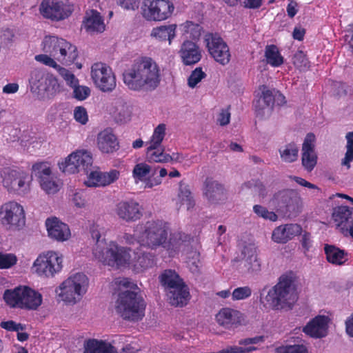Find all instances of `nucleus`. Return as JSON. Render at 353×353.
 <instances>
[{"mask_svg": "<svg viewBox=\"0 0 353 353\" xmlns=\"http://www.w3.org/2000/svg\"><path fill=\"white\" fill-rule=\"evenodd\" d=\"M43 50L65 65L73 63L78 57L76 46L55 36L45 37L43 41Z\"/></svg>", "mask_w": 353, "mask_h": 353, "instance_id": "nucleus-7", "label": "nucleus"}, {"mask_svg": "<svg viewBox=\"0 0 353 353\" xmlns=\"http://www.w3.org/2000/svg\"><path fill=\"white\" fill-rule=\"evenodd\" d=\"M206 77L204 72L202 71L201 68H196L193 70L188 77V84L189 87L194 88L203 79Z\"/></svg>", "mask_w": 353, "mask_h": 353, "instance_id": "nucleus-52", "label": "nucleus"}, {"mask_svg": "<svg viewBox=\"0 0 353 353\" xmlns=\"http://www.w3.org/2000/svg\"><path fill=\"white\" fill-rule=\"evenodd\" d=\"M170 232L168 225L161 220L147 221L144 225H137L133 235L125 234L124 239L133 243L137 241L141 245L156 250L166 248V241Z\"/></svg>", "mask_w": 353, "mask_h": 353, "instance_id": "nucleus-3", "label": "nucleus"}, {"mask_svg": "<svg viewBox=\"0 0 353 353\" xmlns=\"http://www.w3.org/2000/svg\"><path fill=\"white\" fill-rule=\"evenodd\" d=\"M75 120L82 125L85 124L88 121V115L86 109L82 106L76 107L74 110Z\"/></svg>", "mask_w": 353, "mask_h": 353, "instance_id": "nucleus-57", "label": "nucleus"}, {"mask_svg": "<svg viewBox=\"0 0 353 353\" xmlns=\"http://www.w3.org/2000/svg\"><path fill=\"white\" fill-rule=\"evenodd\" d=\"M190 236L182 232H175L171 234L169 241H166V248L171 252H176L188 246L190 242Z\"/></svg>", "mask_w": 353, "mask_h": 353, "instance_id": "nucleus-36", "label": "nucleus"}, {"mask_svg": "<svg viewBox=\"0 0 353 353\" xmlns=\"http://www.w3.org/2000/svg\"><path fill=\"white\" fill-rule=\"evenodd\" d=\"M154 265V256L150 252L137 254L133 262L134 270L136 272H141L152 268Z\"/></svg>", "mask_w": 353, "mask_h": 353, "instance_id": "nucleus-41", "label": "nucleus"}, {"mask_svg": "<svg viewBox=\"0 0 353 353\" xmlns=\"http://www.w3.org/2000/svg\"><path fill=\"white\" fill-rule=\"evenodd\" d=\"M174 6L170 0H145L142 7L143 17L150 21H161L170 18Z\"/></svg>", "mask_w": 353, "mask_h": 353, "instance_id": "nucleus-9", "label": "nucleus"}, {"mask_svg": "<svg viewBox=\"0 0 353 353\" xmlns=\"http://www.w3.org/2000/svg\"><path fill=\"white\" fill-rule=\"evenodd\" d=\"M272 239L278 243H285L290 241L285 225L278 226L273 230Z\"/></svg>", "mask_w": 353, "mask_h": 353, "instance_id": "nucleus-50", "label": "nucleus"}, {"mask_svg": "<svg viewBox=\"0 0 353 353\" xmlns=\"http://www.w3.org/2000/svg\"><path fill=\"white\" fill-rule=\"evenodd\" d=\"M159 281L166 292L172 290L174 292V289L184 282L176 271L171 269L163 270L159 276Z\"/></svg>", "mask_w": 353, "mask_h": 353, "instance_id": "nucleus-33", "label": "nucleus"}, {"mask_svg": "<svg viewBox=\"0 0 353 353\" xmlns=\"http://www.w3.org/2000/svg\"><path fill=\"white\" fill-rule=\"evenodd\" d=\"M131 117V111L128 106L123 105L117 116V121L120 123H126L130 121Z\"/></svg>", "mask_w": 353, "mask_h": 353, "instance_id": "nucleus-60", "label": "nucleus"}, {"mask_svg": "<svg viewBox=\"0 0 353 353\" xmlns=\"http://www.w3.org/2000/svg\"><path fill=\"white\" fill-rule=\"evenodd\" d=\"M29 83L31 92L39 95H52L59 88L57 79L39 68H34L31 71Z\"/></svg>", "mask_w": 353, "mask_h": 353, "instance_id": "nucleus-10", "label": "nucleus"}, {"mask_svg": "<svg viewBox=\"0 0 353 353\" xmlns=\"http://www.w3.org/2000/svg\"><path fill=\"white\" fill-rule=\"evenodd\" d=\"M243 187L247 188H253L254 191L262 197L267 194L265 185L259 181H248L243 184Z\"/></svg>", "mask_w": 353, "mask_h": 353, "instance_id": "nucleus-56", "label": "nucleus"}, {"mask_svg": "<svg viewBox=\"0 0 353 353\" xmlns=\"http://www.w3.org/2000/svg\"><path fill=\"white\" fill-rule=\"evenodd\" d=\"M83 23L86 31L91 34L101 33L105 30L103 19L100 13L96 10H92L86 12Z\"/></svg>", "mask_w": 353, "mask_h": 353, "instance_id": "nucleus-31", "label": "nucleus"}, {"mask_svg": "<svg viewBox=\"0 0 353 353\" xmlns=\"http://www.w3.org/2000/svg\"><path fill=\"white\" fill-rule=\"evenodd\" d=\"M120 285L128 288L119 293L116 302L117 312L125 320L137 321L144 315L145 303L138 294L137 285L127 279L120 281Z\"/></svg>", "mask_w": 353, "mask_h": 353, "instance_id": "nucleus-4", "label": "nucleus"}, {"mask_svg": "<svg viewBox=\"0 0 353 353\" xmlns=\"http://www.w3.org/2000/svg\"><path fill=\"white\" fill-rule=\"evenodd\" d=\"M262 340V337L256 336L253 338H247L239 341V346L234 345L227 347L221 350L222 353H250L256 348L251 345L256 344Z\"/></svg>", "mask_w": 353, "mask_h": 353, "instance_id": "nucleus-34", "label": "nucleus"}, {"mask_svg": "<svg viewBox=\"0 0 353 353\" xmlns=\"http://www.w3.org/2000/svg\"><path fill=\"white\" fill-rule=\"evenodd\" d=\"M92 157L90 152L77 150L70 154L59 166L63 172L71 174L81 171L88 174L92 165Z\"/></svg>", "mask_w": 353, "mask_h": 353, "instance_id": "nucleus-11", "label": "nucleus"}, {"mask_svg": "<svg viewBox=\"0 0 353 353\" xmlns=\"http://www.w3.org/2000/svg\"><path fill=\"white\" fill-rule=\"evenodd\" d=\"M276 353H308V350L303 344L286 345L276 347Z\"/></svg>", "mask_w": 353, "mask_h": 353, "instance_id": "nucleus-47", "label": "nucleus"}, {"mask_svg": "<svg viewBox=\"0 0 353 353\" xmlns=\"http://www.w3.org/2000/svg\"><path fill=\"white\" fill-rule=\"evenodd\" d=\"M72 201L77 207H84L85 205V193L83 191H79L74 193Z\"/></svg>", "mask_w": 353, "mask_h": 353, "instance_id": "nucleus-63", "label": "nucleus"}, {"mask_svg": "<svg viewBox=\"0 0 353 353\" xmlns=\"http://www.w3.org/2000/svg\"><path fill=\"white\" fill-rule=\"evenodd\" d=\"M347 139V151L342 164L346 165L347 168H350V163L353 161V132H348L346 134Z\"/></svg>", "mask_w": 353, "mask_h": 353, "instance_id": "nucleus-49", "label": "nucleus"}, {"mask_svg": "<svg viewBox=\"0 0 353 353\" xmlns=\"http://www.w3.org/2000/svg\"><path fill=\"white\" fill-rule=\"evenodd\" d=\"M176 24L157 26L152 30L150 37L160 41L168 40L170 44L176 37Z\"/></svg>", "mask_w": 353, "mask_h": 353, "instance_id": "nucleus-35", "label": "nucleus"}, {"mask_svg": "<svg viewBox=\"0 0 353 353\" xmlns=\"http://www.w3.org/2000/svg\"><path fill=\"white\" fill-rule=\"evenodd\" d=\"M74 97L80 101L85 99L90 94V90L88 87L76 85L74 88Z\"/></svg>", "mask_w": 353, "mask_h": 353, "instance_id": "nucleus-58", "label": "nucleus"}, {"mask_svg": "<svg viewBox=\"0 0 353 353\" xmlns=\"http://www.w3.org/2000/svg\"><path fill=\"white\" fill-rule=\"evenodd\" d=\"M352 212L347 206H338L333 209L332 218L337 223V227L342 232V228H349L348 223L352 218Z\"/></svg>", "mask_w": 353, "mask_h": 353, "instance_id": "nucleus-37", "label": "nucleus"}, {"mask_svg": "<svg viewBox=\"0 0 353 353\" xmlns=\"http://www.w3.org/2000/svg\"><path fill=\"white\" fill-rule=\"evenodd\" d=\"M0 221L10 228L24 225L25 214L23 207L14 201L2 205L0 208Z\"/></svg>", "mask_w": 353, "mask_h": 353, "instance_id": "nucleus-15", "label": "nucleus"}, {"mask_svg": "<svg viewBox=\"0 0 353 353\" xmlns=\"http://www.w3.org/2000/svg\"><path fill=\"white\" fill-rule=\"evenodd\" d=\"M84 353H117L114 347L102 341L89 340L85 345Z\"/></svg>", "mask_w": 353, "mask_h": 353, "instance_id": "nucleus-38", "label": "nucleus"}, {"mask_svg": "<svg viewBox=\"0 0 353 353\" xmlns=\"http://www.w3.org/2000/svg\"><path fill=\"white\" fill-rule=\"evenodd\" d=\"M28 175L17 170L5 171L3 185L8 191L23 192L26 189Z\"/></svg>", "mask_w": 353, "mask_h": 353, "instance_id": "nucleus-22", "label": "nucleus"}, {"mask_svg": "<svg viewBox=\"0 0 353 353\" xmlns=\"http://www.w3.org/2000/svg\"><path fill=\"white\" fill-rule=\"evenodd\" d=\"M0 326L8 331L19 332V330H23L25 329V325L21 323H17L13 321H2L0 323Z\"/></svg>", "mask_w": 353, "mask_h": 353, "instance_id": "nucleus-59", "label": "nucleus"}, {"mask_svg": "<svg viewBox=\"0 0 353 353\" xmlns=\"http://www.w3.org/2000/svg\"><path fill=\"white\" fill-rule=\"evenodd\" d=\"M314 141L315 136L312 133H309L306 135L302 145V165L307 172L313 170L317 163Z\"/></svg>", "mask_w": 353, "mask_h": 353, "instance_id": "nucleus-21", "label": "nucleus"}, {"mask_svg": "<svg viewBox=\"0 0 353 353\" xmlns=\"http://www.w3.org/2000/svg\"><path fill=\"white\" fill-rule=\"evenodd\" d=\"M329 318L319 315L312 319L303 328V332L313 338H323L327 334Z\"/></svg>", "mask_w": 353, "mask_h": 353, "instance_id": "nucleus-25", "label": "nucleus"}, {"mask_svg": "<svg viewBox=\"0 0 353 353\" xmlns=\"http://www.w3.org/2000/svg\"><path fill=\"white\" fill-rule=\"evenodd\" d=\"M204 185L203 194L209 203L216 204L227 199V192L223 185L219 181L208 178Z\"/></svg>", "mask_w": 353, "mask_h": 353, "instance_id": "nucleus-20", "label": "nucleus"}, {"mask_svg": "<svg viewBox=\"0 0 353 353\" xmlns=\"http://www.w3.org/2000/svg\"><path fill=\"white\" fill-rule=\"evenodd\" d=\"M146 159L149 162L168 163L172 161L171 155L165 152V148L161 145L160 148L146 150Z\"/></svg>", "mask_w": 353, "mask_h": 353, "instance_id": "nucleus-42", "label": "nucleus"}, {"mask_svg": "<svg viewBox=\"0 0 353 353\" xmlns=\"http://www.w3.org/2000/svg\"><path fill=\"white\" fill-rule=\"evenodd\" d=\"M179 198L182 205H186L187 210H190L194 207V201L189 186L183 183V181H181L179 183Z\"/></svg>", "mask_w": 353, "mask_h": 353, "instance_id": "nucleus-45", "label": "nucleus"}, {"mask_svg": "<svg viewBox=\"0 0 353 353\" xmlns=\"http://www.w3.org/2000/svg\"><path fill=\"white\" fill-rule=\"evenodd\" d=\"M62 258L54 252H48L40 255L34 261L35 270L41 276H53L62 268Z\"/></svg>", "mask_w": 353, "mask_h": 353, "instance_id": "nucleus-14", "label": "nucleus"}, {"mask_svg": "<svg viewBox=\"0 0 353 353\" xmlns=\"http://www.w3.org/2000/svg\"><path fill=\"white\" fill-rule=\"evenodd\" d=\"M166 293L170 303L176 307H183L187 305L190 299L189 290L184 282L179 287L174 289V292L172 290Z\"/></svg>", "mask_w": 353, "mask_h": 353, "instance_id": "nucleus-32", "label": "nucleus"}, {"mask_svg": "<svg viewBox=\"0 0 353 353\" xmlns=\"http://www.w3.org/2000/svg\"><path fill=\"white\" fill-rule=\"evenodd\" d=\"M119 176V172L117 170H112L108 172L91 171L84 183L88 187L105 186L114 182Z\"/></svg>", "mask_w": 353, "mask_h": 353, "instance_id": "nucleus-27", "label": "nucleus"}, {"mask_svg": "<svg viewBox=\"0 0 353 353\" xmlns=\"http://www.w3.org/2000/svg\"><path fill=\"white\" fill-rule=\"evenodd\" d=\"M96 244L93 248V255L96 259L103 264L119 268L124 265L130 261V254L124 248L119 247L111 242L108 246L104 239H101V234L97 230L91 232Z\"/></svg>", "mask_w": 353, "mask_h": 353, "instance_id": "nucleus-5", "label": "nucleus"}, {"mask_svg": "<svg viewBox=\"0 0 353 353\" xmlns=\"http://www.w3.org/2000/svg\"><path fill=\"white\" fill-rule=\"evenodd\" d=\"M184 32L190 34L189 37L192 39H199L201 36V28L199 25L194 23L192 21H186L182 25Z\"/></svg>", "mask_w": 353, "mask_h": 353, "instance_id": "nucleus-51", "label": "nucleus"}, {"mask_svg": "<svg viewBox=\"0 0 353 353\" xmlns=\"http://www.w3.org/2000/svg\"><path fill=\"white\" fill-rule=\"evenodd\" d=\"M285 226L287 230L290 240L301 233L302 228L298 224H285Z\"/></svg>", "mask_w": 353, "mask_h": 353, "instance_id": "nucleus-62", "label": "nucleus"}, {"mask_svg": "<svg viewBox=\"0 0 353 353\" xmlns=\"http://www.w3.org/2000/svg\"><path fill=\"white\" fill-rule=\"evenodd\" d=\"M259 292L260 303L274 310L292 309L298 299L292 277L285 274L279 277L275 285H265Z\"/></svg>", "mask_w": 353, "mask_h": 353, "instance_id": "nucleus-2", "label": "nucleus"}, {"mask_svg": "<svg viewBox=\"0 0 353 353\" xmlns=\"http://www.w3.org/2000/svg\"><path fill=\"white\" fill-rule=\"evenodd\" d=\"M325 253L326 254L327 260L333 264L342 265L347 260V254L339 248L334 245H325Z\"/></svg>", "mask_w": 353, "mask_h": 353, "instance_id": "nucleus-40", "label": "nucleus"}, {"mask_svg": "<svg viewBox=\"0 0 353 353\" xmlns=\"http://www.w3.org/2000/svg\"><path fill=\"white\" fill-rule=\"evenodd\" d=\"M88 285V279L83 273H77L65 281L59 286L58 293L61 300L65 303L74 304L81 299L86 292Z\"/></svg>", "mask_w": 353, "mask_h": 353, "instance_id": "nucleus-8", "label": "nucleus"}, {"mask_svg": "<svg viewBox=\"0 0 353 353\" xmlns=\"http://www.w3.org/2000/svg\"><path fill=\"white\" fill-rule=\"evenodd\" d=\"M17 263V257L12 254H3L0 252V268H9Z\"/></svg>", "mask_w": 353, "mask_h": 353, "instance_id": "nucleus-55", "label": "nucleus"}, {"mask_svg": "<svg viewBox=\"0 0 353 353\" xmlns=\"http://www.w3.org/2000/svg\"><path fill=\"white\" fill-rule=\"evenodd\" d=\"M253 210L259 216L263 217L265 219H269L272 221H275L277 219V215L274 212L268 211L263 206L255 205L253 207Z\"/></svg>", "mask_w": 353, "mask_h": 353, "instance_id": "nucleus-53", "label": "nucleus"}, {"mask_svg": "<svg viewBox=\"0 0 353 353\" xmlns=\"http://www.w3.org/2000/svg\"><path fill=\"white\" fill-rule=\"evenodd\" d=\"M299 200L294 190L287 189L276 192L271 201L278 211L290 216L297 212Z\"/></svg>", "mask_w": 353, "mask_h": 353, "instance_id": "nucleus-16", "label": "nucleus"}, {"mask_svg": "<svg viewBox=\"0 0 353 353\" xmlns=\"http://www.w3.org/2000/svg\"><path fill=\"white\" fill-rule=\"evenodd\" d=\"M179 53L183 63L185 65L197 63L202 57L199 46L189 40H186L182 43Z\"/></svg>", "mask_w": 353, "mask_h": 353, "instance_id": "nucleus-26", "label": "nucleus"}, {"mask_svg": "<svg viewBox=\"0 0 353 353\" xmlns=\"http://www.w3.org/2000/svg\"><path fill=\"white\" fill-rule=\"evenodd\" d=\"M32 172L47 194H54L59 190V179L47 162H39L32 165Z\"/></svg>", "mask_w": 353, "mask_h": 353, "instance_id": "nucleus-12", "label": "nucleus"}, {"mask_svg": "<svg viewBox=\"0 0 353 353\" xmlns=\"http://www.w3.org/2000/svg\"><path fill=\"white\" fill-rule=\"evenodd\" d=\"M166 126L164 123L158 125L154 130L153 134L149 142L146 145H149L150 150L160 148L161 143L165 136Z\"/></svg>", "mask_w": 353, "mask_h": 353, "instance_id": "nucleus-43", "label": "nucleus"}, {"mask_svg": "<svg viewBox=\"0 0 353 353\" xmlns=\"http://www.w3.org/2000/svg\"><path fill=\"white\" fill-rule=\"evenodd\" d=\"M241 264L248 273H256L261 270V263L257 257L256 248L254 245L244 246L241 252Z\"/></svg>", "mask_w": 353, "mask_h": 353, "instance_id": "nucleus-24", "label": "nucleus"}, {"mask_svg": "<svg viewBox=\"0 0 353 353\" xmlns=\"http://www.w3.org/2000/svg\"><path fill=\"white\" fill-rule=\"evenodd\" d=\"M35 60L43 64L57 69L59 65L56 61L47 54H38L35 56Z\"/></svg>", "mask_w": 353, "mask_h": 353, "instance_id": "nucleus-61", "label": "nucleus"}, {"mask_svg": "<svg viewBox=\"0 0 353 353\" xmlns=\"http://www.w3.org/2000/svg\"><path fill=\"white\" fill-rule=\"evenodd\" d=\"M117 2L127 10H135L139 6V0H117Z\"/></svg>", "mask_w": 353, "mask_h": 353, "instance_id": "nucleus-64", "label": "nucleus"}, {"mask_svg": "<svg viewBox=\"0 0 353 353\" xmlns=\"http://www.w3.org/2000/svg\"><path fill=\"white\" fill-rule=\"evenodd\" d=\"M116 213L127 222L135 221L142 216L139 204L134 201L119 202L116 207Z\"/></svg>", "mask_w": 353, "mask_h": 353, "instance_id": "nucleus-23", "label": "nucleus"}, {"mask_svg": "<svg viewBox=\"0 0 353 353\" xmlns=\"http://www.w3.org/2000/svg\"><path fill=\"white\" fill-rule=\"evenodd\" d=\"M207 41L209 53L214 59L223 65L228 64L231 54L228 46L223 39L217 34H212Z\"/></svg>", "mask_w": 353, "mask_h": 353, "instance_id": "nucleus-18", "label": "nucleus"}, {"mask_svg": "<svg viewBox=\"0 0 353 353\" xmlns=\"http://www.w3.org/2000/svg\"><path fill=\"white\" fill-rule=\"evenodd\" d=\"M265 56L268 63L274 67L279 66L283 63V58L280 54L277 47L274 45L266 46Z\"/></svg>", "mask_w": 353, "mask_h": 353, "instance_id": "nucleus-44", "label": "nucleus"}, {"mask_svg": "<svg viewBox=\"0 0 353 353\" xmlns=\"http://www.w3.org/2000/svg\"><path fill=\"white\" fill-rule=\"evenodd\" d=\"M299 151L298 145L294 142L285 144L279 149L281 161L287 163H293L298 159Z\"/></svg>", "mask_w": 353, "mask_h": 353, "instance_id": "nucleus-39", "label": "nucleus"}, {"mask_svg": "<svg viewBox=\"0 0 353 353\" xmlns=\"http://www.w3.org/2000/svg\"><path fill=\"white\" fill-rule=\"evenodd\" d=\"M261 96L254 104L255 112L258 117L264 118L270 115L276 97L284 99V97L274 89L270 90L266 85L260 87Z\"/></svg>", "mask_w": 353, "mask_h": 353, "instance_id": "nucleus-17", "label": "nucleus"}, {"mask_svg": "<svg viewBox=\"0 0 353 353\" xmlns=\"http://www.w3.org/2000/svg\"><path fill=\"white\" fill-rule=\"evenodd\" d=\"M218 323L225 327L230 328L234 325H237L241 322V314L236 310L229 307L221 309L216 315Z\"/></svg>", "mask_w": 353, "mask_h": 353, "instance_id": "nucleus-30", "label": "nucleus"}, {"mask_svg": "<svg viewBox=\"0 0 353 353\" xmlns=\"http://www.w3.org/2000/svg\"><path fill=\"white\" fill-rule=\"evenodd\" d=\"M92 79L102 92H112L116 87V79L111 68L103 63H96L91 68Z\"/></svg>", "mask_w": 353, "mask_h": 353, "instance_id": "nucleus-13", "label": "nucleus"}, {"mask_svg": "<svg viewBox=\"0 0 353 353\" xmlns=\"http://www.w3.org/2000/svg\"><path fill=\"white\" fill-rule=\"evenodd\" d=\"M252 294V290L248 286L239 287L234 290L232 297L234 301L248 298Z\"/></svg>", "mask_w": 353, "mask_h": 353, "instance_id": "nucleus-54", "label": "nucleus"}, {"mask_svg": "<svg viewBox=\"0 0 353 353\" xmlns=\"http://www.w3.org/2000/svg\"><path fill=\"white\" fill-rule=\"evenodd\" d=\"M41 14L52 20L59 21L68 17L72 12V6L66 5L63 1L52 3L42 1L39 7Z\"/></svg>", "mask_w": 353, "mask_h": 353, "instance_id": "nucleus-19", "label": "nucleus"}, {"mask_svg": "<svg viewBox=\"0 0 353 353\" xmlns=\"http://www.w3.org/2000/svg\"><path fill=\"white\" fill-rule=\"evenodd\" d=\"M46 225L49 236L53 239L63 241L70 236L68 225L59 221L57 217L47 219Z\"/></svg>", "mask_w": 353, "mask_h": 353, "instance_id": "nucleus-28", "label": "nucleus"}, {"mask_svg": "<svg viewBox=\"0 0 353 353\" xmlns=\"http://www.w3.org/2000/svg\"><path fill=\"white\" fill-rule=\"evenodd\" d=\"M3 299L11 307L28 310H37L42 303L41 294L26 286L6 290Z\"/></svg>", "mask_w": 353, "mask_h": 353, "instance_id": "nucleus-6", "label": "nucleus"}, {"mask_svg": "<svg viewBox=\"0 0 353 353\" xmlns=\"http://www.w3.org/2000/svg\"><path fill=\"white\" fill-rule=\"evenodd\" d=\"M293 63L300 70H305L310 67V62L306 54L302 50H298L293 55Z\"/></svg>", "mask_w": 353, "mask_h": 353, "instance_id": "nucleus-48", "label": "nucleus"}, {"mask_svg": "<svg viewBox=\"0 0 353 353\" xmlns=\"http://www.w3.org/2000/svg\"><path fill=\"white\" fill-rule=\"evenodd\" d=\"M124 83L135 91H153L160 84L161 71L157 63L150 57L135 60L123 74Z\"/></svg>", "mask_w": 353, "mask_h": 353, "instance_id": "nucleus-1", "label": "nucleus"}, {"mask_svg": "<svg viewBox=\"0 0 353 353\" xmlns=\"http://www.w3.org/2000/svg\"><path fill=\"white\" fill-rule=\"evenodd\" d=\"M97 147L103 153H112L118 150L117 138L110 129H105L97 135Z\"/></svg>", "mask_w": 353, "mask_h": 353, "instance_id": "nucleus-29", "label": "nucleus"}, {"mask_svg": "<svg viewBox=\"0 0 353 353\" xmlns=\"http://www.w3.org/2000/svg\"><path fill=\"white\" fill-rule=\"evenodd\" d=\"M154 172L152 168L144 163H140L137 164L133 169L132 174L135 179L142 181L144 177L148 174H152Z\"/></svg>", "mask_w": 353, "mask_h": 353, "instance_id": "nucleus-46", "label": "nucleus"}]
</instances>
